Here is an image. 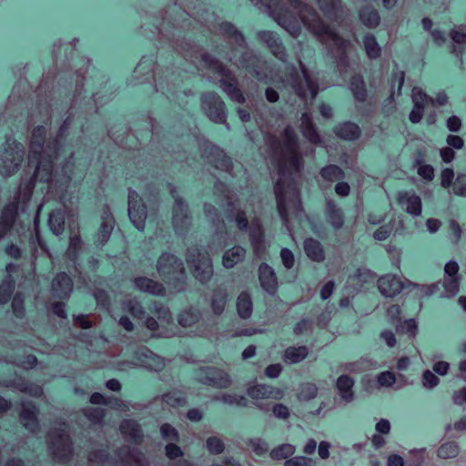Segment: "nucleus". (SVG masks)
Instances as JSON below:
<instances>
[{"label": "nucleus", "instance_id": "c9c22d12", "mask_svg": "<svg viewBox=\"0 0 466 466\" xmlns=\"http://www.w3.org/2000/svg\"><path fill=\"white\" fill-rule=\"evenodd\" d=\"M355 380L349 375H340L336 381L337 390L345 402H351L354 400L353 386Z\"/></svg>", "mask_w": 466, "mask_h": 466}, {"label": "nucleus", "instance_id": "c756f323", "mask_svg": "<svg viewBox=\"0 0 466 466\" xmlns=\"http://www.w3.org/2000/svg\"><path fill=\"white\" fill-rule=\"evenodd\" d=\"M133 282L136 289L141 292L154 296H164L166 293V289L163 284L147 277H137L134 279Z\"/></svg>", "mask_w": 466, "mask_h": 466}, {"label": "nucleus", "instance_id": "c85d7f7f", "mask_svg": "<svg viewBox=\"0 0 466 466\" xmlns=\"http://www.w3.org/2000/svg\"><path fill=\"white\" fill-rule=\"evenodd\" d=\"M300 131L303 137L311 144L320 145L322 139L318 132L316 126L313 123L311 115L304 112L300 117Z\"/></svg>", "mask_w": 466, "mask_h": 466}, {"label": "nucleus", "instance_id": "a211bd4d", "mask_svg": "<svg viewBox=\"0 0 466 466\" xmlns=\"http://www.w3.org/2000/svg\"><path fill=\"white\" fill-rule=\"evenodd\" d=\"M198 380L217 389H227L231 385L230 376L223 370L205 367L199 370Z\"/></svg>", "mask_w": 466, "mask_h": 466}, {"label": "nucleus", "instance_id": "c03bdc74", "mask_svg": "<svg viewBox=\"0 0 466 466\" xmlns=\"http://www.w3.org/2000/svg\"><path fill=\"white\" fill-rule=\"evenodd\" d=\"M29 247L31 249V255L34 258H36L38 256L46 255L50 256L48 248L46 242L41 238L39 232L36 228H35V233H31Z\"/></svg>", "mask_w": 466, "mask_h": 466}, {"label": "nucleus", "instance_id": "ddd939ff", "mask_svg": "<svg viewBox=\"0 0 466 466\" xmlns=\"http://www.w3.org/2000/svg\"><path fill=\"white\" fill-rule=\"evenodd\" d=\"M187 262L196 279L202 284L208 283L213 276V265L210 257L198 247H191L186 255Z\"/></svg>", "mask_w": 466, "mask_h": 466}, {"label": "nucleus", "instance_id": "8fccbe9b", "mask_svg": "<svg viewBox=\"0 0 466 466\" xmlns=\"http://www.w3.org/2000/svg\"><path fill=\"white\" fill-rule=\"evenodd\" d=\"M48 225L52 232L59 236L64 231L65 214L62 210L56 209L49 214Z\"/></svg>", "mask_w": 466, "mask_h": 466}, {"label": "nucleus", "instance_id": "72a5a7b5", "mask_svg": "<svg viewBox=\"0 0 466 466\" xmlns=\"http://www.w3.org/2000/svg\"><path fill=\"white\" fill-rule=\"evenodd\" d=\"M165 455L169 459L167 466H194V464L185 459H181L184 455L183 451L177 442L167 443L165 446Z\"/></svg>", "mask_w": 466, "mask_h": 466}, {"label": "nucleus", "instance_id": "6ab92c4d", "mask_svg": "<svg viewBox=\"0 0 466 466\" xmlns=\"http://www.w3.org/2000/svg\"><path fill=\"white\" fill-rule=\"evenodd\" d=\"M258 42L264 44L270 53L279 61L286 62L288 58L287 50L279 35L270 30H261L256 33Z\"/></svg>", "mask_w": 466, "mask_h": 466}, {"label": "nucleus", "instance_id": "0e129e2a", "mask_svg": "<svg viewBox=\"0 0 466 466\" xmlns=\"http://www.w3.org/2000/svg\"><path fill=\"white\" fill-rule=\"evenodd\" d=\"M217 400L228 405H237L239 407H246L248 405V400L242 395L223 393L220 397H217Z\"/></svg>", "mask_w": 466, "mask_h": 466}, {"label": "nucleus", "instance_id": "aec40b11", "mask_svg": "<svg viewBox=\"0 0 466 466\" xmlns=\"http://www.w3.org/2000/svg\"><path fill=\"white\" fill-rule=\"evenodd\" d=\"M128 217L136 228L144 230L147 208L138 194L132 189L128 192Z\"/></svg>", "mask_w": 466, "mask_h": 466}, {"label": "nucleus", "instance_id": "338daca9", "mask_svg": "<svg viewBox=\"0 0 466 466\" xmlns=\"http://www.w3.org/2000/svg\"><path fill=\"white\" fill-rule=\"evenodd\" d=\"M316 461L309 457L295 456L285 461L284 466H315Z\"/></svg>", "mask_w": 466, "mask_h": 466}, {"label": "nucleus", "instance_id": "393cba45", "mask_svg": "<svg viewBox=\"0 0 466 466\" xmlns=\"http://www.w3.org/2000/svg\"><path fill=\"white\" fill-rule=\"evenodd\" d=\"M251 247L258 258H262L267 250L265 234L262 226L258 222H253L248 229Z\"/></svg>", "mask_w": 466, "mask_h": 466}, {"label": "nucleus", "instance_id": "69168bd1", "mask_svg": "<svg viewBox=\"0 0 466 466\" xmlns=\"http://www.w3.org/2000/svg\"><path fill=\"white\" fill-rule=\"evenodd\" d=\"M451 188L454 195L466 198V173H458L456 175Z\"/></svg>", "mask_w": 466, "mask_h": 466}, {"label": "nucleus", "instance_id": "f03ea898", "mask_svg": "<svg viewBox=\"0 0 466 466\" xmlns=\"http://www.w3.org/2000/svg\"><path fill=\"white\" fill-rule=\"evenodd\" d=\"M75 66L76 70L68 82L70 88L74 86V94L67 108V117L55 138L49 137L46 140V127H35L32 131L28 155V164L35 167L33 178L47 183L49 190L54 191L63 204L67 200L74 166L73 152L66 148L63 141L71 125V118L76 115L77 110L90 111L93 105L97 107L100 99L98 93L93 94L88 99L86 96L82 97L83 80L86 79L85 74L90 69V61L86 57H80L75 63Z\"/></svg>", "mask_w": 466, "mask_h": 466}, {"label": "nucleus", "instance_id": "a18cd8bd", "mask_svg": "<svg viewBox=\"0 0 466 466\" xmlns=\"http://www.w3.org/2000/svg\"><path fill=\"white\" fill-rule=\"evenodd\" d=\"M350 88L359 102H364L367 98V89L363 77L360 75H355L350 78Z\"/></svg>", "mask_w": 466, "mask_h": 466}, {"label": "nucleus", "instance_id": "864d4df0", "mask_svg": "<svg viewBox=\"0 0 466 466\" xmlns=\"http://www.w3.org/2000/svg\"><path fill=\"white\" fill-rule=\"evenodd\" d=\"M15 290V281L7 276L0 284V305L7 303Z\"/></svg>", "mask_w": 466, "mask_h": 466}, {"label": "nucleus", "instance_id": "5701e85b", "mask_svg": "<svg viewBox=\"0 0 466 466\" xmlns=\"http://www.w3.org/2000/svg\"><path fill=\"white\" fill-rule=\"evenodd\" d=\"M406 288V283L391 274H387L378 279V289L385 297H394Z\"/></svg>", "mask_w": 466, "mask_h": 466}, {"label": "nucleus", "instance_id": "4468645a", "mask_svg": "<svg viewBox=\"0 0 466 466\" xmlns=\"http://www.w3.org/2000/svg\"><path fill=\"white\" fill-rule=\"evenodd\" d=\"M169 192L174 198V206L172 209V223L176 234L184 236L187 233L192 218L190 215L188 205L177 194L176 187L168 184Z\"/></svg>", "mask_w": 466, "mask_h": 466}, {"label": "nucleus", "instance_id": "2f4dec72", "mask_svg": "<svg viewBox=\"0 0 466 466\" xmlns=\"http://www.w3.org/2000/svg\"><path fill=\"white\" fill-rule=\"evenodd\" d=\"M228 300V291L226 287L218 286L213 289L210 297V308L214 315L220 316Z\"/></svg>", "mask_w": 466, "mask_h": 466}, {"label": "nucleus", "instance_id": "0eeeda50", "mask_svg": "<svg viewBox=\"0 0 466 466\" xmlns=\"http://www.w3.org/2000/svg\"><path fill=\"white\" fill-rule=\"evenodd\" d=\"M35 187L33 178L26 184L23 190L19 189L14 199L7 203L0 215V240L6 237L12 230L18 215V210L25 212L27 205L32 198Z\"/></svg>", "mask_w": 466, "mask_h": 466}, {"label": "nucleus", "instance_id": "ea45409f", "mask_svg": "<svg viewBox=\"0 0 466 466\" xmlns=\"http://www.w3.org/2000/svg\"><path fill=\"white\" fill-rule=\"evenodd\" d=\"M236 307L240 319H249L253 312V301L250 294L247 291L240 292L237 298Z\"/></svg>", "mask_w": 466, "mask_h": 466}, {"label": "nucleus", "instance_id": "49530a36", "mask_svg": "<svg viewBox=\"0 0 466 466\" xmlns=\"http://www.w3.org/2000/svg\"><path fill=\"white\" fill-rule=\"evenodd\" d=\"M363 47L370 59L374 60L380 56L381 48L372 34L368 33L364 35Z\"/></svg>", "mask_w": 466, "mask_h": 466}, {"label": "nucleus", "instance_id": "412c9836", "mask_svg": "<svg viewBox=\"0 0 466 466\" xmlns=\"http://www.w3.org/2000/svg\"><path fill=\"white\" fill-rule=\"evenodd\" d=\"M115 223V218L109 207L107 205L104 206L101 215V224L94 238L96 247L101 248L109 240Z\"/></svg>", "mask_w": 466, "mask_h": 466}, {"label": "nucleus", "instance_id": "9d476101", "mask_svg": "<svg viewBox=\"0 0 466 466\" xmlns=\"http://www.w3.org/2000/svg\"><path fill=\"white\" fill-rule=\"evenodd\" d=\"M48 450L59 462H67L73 456V442L66 429V424L51 429L47 434Z\"/></svg>", "mask_w": 466, "mask_h": 466}, {"label": "nucleus", "instance_id": "052dcab7", "mask_svg": "<svg viewBox=\"0 0 466 466\" xmlns=\"http://www.w3.org/2000/svg\"><path fill=\"white\" fill-rule=\"evenodd\" d=\"M163 402L171 407H180L186 404V399L182 392L173 390L162 396Z\"/></svg>", "mask_w": 466, "mask_h": 466}, {"label": "nucleus", "instance_id": "5fc2aeb1", "mask_svg": "<svg viewBox=\"0 0 466 466\" xmlns=\"http://www.w3.org/2000/svg\"><path fill=\"white\" fill-rule=\"evenodd\" d=\"M413 106L424 107L427 105L434 106V100L431 96H428L420 87H413L411 95Z\"/></svg>", "mask_w": 466, "mask_h": 466}, {"label": "nucleus", "instance_id": "7c9ffc66", "mask_svg": "<svg viewBox=\"0 0 466 466\" xmlns=\"http://www.w3.org/2000/svg\"><path fill=\"white\" fill-rule=\"evenodd\" d=\"M323 15L329 20L338 22L343 16L341 0H316Z\"/></svg>", "mask_w": 466, "mask_h": 466}, {"label": "nucleus", "instance_id": "f8f14e48", "mask_svg": "<svg viewBox=\"0 0 466 466\" xmlns=\"http://www.w3.org/2000/svg\"><path fill=\"white\" fill-rule=\"evenodd\" d=\"M24 146L8 137L0 147V174L5 177L13 175L24 160Z\"/></svg>", "mask_w": 466, "mask_h": 466}, {"label": "nucleus", "instance_id": "f704fd0d", "mask_svg": "<svg viewBox=\"0 0 466 466\" xmlns=\"http://www.w3.org/2000/svg\"><path fill=\"white\" fill-rule=\"evenodd\" d=\"M334 133L343 140L354 141L360 137L361 131L357 124L351 121H346L336 126Z\"/></svg>", "mask_w": 466, "mask_h": 466}, {"label": "nucleus", "instance_id": "dca6fc26", "mask_svg": "<svg viewBox=\"0 0 466 466\" xmlns=\"http://www.w3.org/2000/svg\"><path fill=\"white\" fill-rule=\"evenodd\" d=\"M202 157H204L216 169L225 171L234 177L231 173L234 169L231 158L228 157L224 150L209 141H203L200 145Z\"/></svg>", "mask_w": 466, "mask_h": 466}, {"label": "nucleus", "instance_id": "a878e982", "mask_svg": "<svg viewBox=\"0 0 466 466\" xmlns=\"http://www.w3.org/2000/svg\"><path fill=\"white\" fill-rule=\"evenodd\" d=\"M399 204L410 215L418 217L421 214V199L413 191H403L399 193Z\"/></svg>", "mask_w": 466, "mask_h": 466}, {"label": "nucleus", "instance_id": "603ef678", "mask_svg": "<svg viewBox=\"0 0 466 466\" xmlns=\"http://www.w3.org/2000/svg\"><path fill=\"white\" fill-rule=\"evenodd\" d=\"M452 41L458 46H454L452 48V53L458 56L461 57L465 48H466V33L453 29L450 34Z\"/></svg>", "mask_w": 466, "mask_h": 466}, {"label": "nucleus", "instance_id": "f3484780", "mask_svg": "<svg viewBox=\"0 0 466 466\" xmlns=\"http://www.w3.org/2000/svg\"><path fill=\"white\" fill-rule=\"evenodd\" d=\"M247 393L254 400V405L265 413L269 412L270 402L264 400H280L283 397L281 390L267 384L250 386Z\"/></svg>", "mask_w": 466, "mask_h": 466}, {"label": "nucleus", "instance_id": "b1692460", "mask_svg": "<svg viewBox=\"0 0 466 466\" xmlns=\"http://www.w3.org/2000/svg\"><path fill=\"white\" fill-rule=\"evenodd\" d=\"M258 279L264 291L269 295H275L278 290V279L275 270L267 263H261L258 267Z\"/></svg>", "mask_w": 466, "mask_h": 466}, {"label": "nucleus", "instance_id": "39448f33", "mask_svg": "<svg viewBox=\"0 0 466 466\" xmlns=\"http://www.w3.org/2000/svg\"><path fill=\"white\" fill-rule=\"evenodd\" d=\"M186 62L190 64V60ZM156 64L154 56H143L133 72L130 83L133 85L143 84L154 76L156 91L162 93L170 100L179 99L180 94L186 96L191 95L190 89H179L180 83L184 82V78L188 77L189 72L193 73L191 68L183 70L184 76H182V71L169 68H167L166 72L158 69L155 73ZM188 67L190 66H188Z\"/></svg>", "mask_w": 466, "mask_h": 466}, {"label": "nucleus", "instance_id": "4c0bfd02", "mask_svg": "<svg viewBox=\"0 0 466 466\" xmlns=\"http://www.w3.org/2000/svg\"><path fill=\"white\" fill-rule=\"evenodd\" d=\"M304 251L312 261L322 262L325 259V252L321 243L313 238L305 239Z\"/></svg>", "mask_w": 466, "mask_h": 466}, {"label": "nucleus", "instance_id": "bb28decb", "mask_svg": "<svg viewBox=\"0 0 466 466\" xmlns=\"http://www.w3.org/2000/svg\"><path fill=\"white\" fill-rule=\"evenodd\" d=\"M119 430L127 441L139 444L143 440V431L139 423L131 419L123 420Z\"/></svg>", "mask_w": 466, "mask_h": 466}, {"label": "nucleus", "instance_id": "774afa93", "mask_svg": "<svg viewBox=\"0 0 466 466\" xmlns=\"http://www.w3.org/2000/svg\"><path fill=\"white\" fill-rule=\"evenodd\" d=\"M425 451L426 448L412 450L410 451V459L408 461L406 466H423L425 461Z\"/></svg>", "mask_w": 466, "mask_h": 466}, {"label": "nucleus", "instance_id": "79ce46f5", "mask_svg": "<svg viewBox=\"0 0 466 466\" xmlns=\"http://www.w3.org/2000/svg\"><path fill=\"white\" fill-rule=\"evenodd\" d=\"M362 24L369 28H375L380 25V16L379 12L372 6H363L359 13Z\"/></svg>", "mask_w": 466, "mask_h": 466}, {"label": "nucleus", "instance_id": "f257e3e1", "mask_svg": "<svg viewBox=\"0 0 466 466\" xmlns=\"http://www.w3.org/2000/svg\"><path fill=\"white\" fill-rule=\"evenodd\" d=\"M192 19L208 31L218 29L225 45L216 46V53L229 61L238 68L244 69L258 81L268 84L272 78L269 64L249 48L243 33L231 22L222 21L215 25L218 17L209 12L198 0H176V3L165 11L161 23L157 19L152 37L158 36L161 46L168 47L189 61L192 72L198 69V63L219 76V87L234 102L244 104L246 98L238 86L235 74L213 55L204 52L198 45L186 41L185 33L192 25Z\"/></svg>", "mask_w": 466, "mask_h": 466}, {"label": "nucleus", "instance_id": "6e6d98bb", "mask_svg": "<svg viewBox=\"0 0 466 466\" xmlns=\"http://www.w3.org/2000/svg\"><path fill=\"white\" fill-rule=\"evenodd\" d=\"M443 291L441 292V298H451L459 291V280L457 277H447L441 282Z\"/></svg>", "mask_w": 466, "mask_h": 466}, {"label": "nucleus", "instance_id": "2eb2a0df", "mask_svg": "<svg viewBox=\"0 0 466 466\" xmlns=\"http://www.w3.org/2000/svg\"><path fill=\"white\" fill-rule=\"evenodd\" d=\"M201 107L205 115L214 123L225 124L229 129L227 120L226 105L215 92L204 93L201 96Z\"/></svg>", "mask_w": 466, "mask_h": 466}, {"label": "nucleus", "instance_id": "6e6552de", "mask_svg": "<svg viewBox=\"0 0 466 466\" xmlns=\"http://www.w3.org/2000/svg\"><path fill=\"white\" fill-rule=\"evenodd\" d=\"M157 270L161 279L176 292L186 289L187 276L183 261L174 254H161L157 262Z\"/></svg>", "mask_w": 466, "mask_h": 466}, {"label": "nucleus", "instance_id": "37998d69", "mask_svg": "<svg viewBox=\"0 0 466 466\" xmlns=\"http://www.w3.org/2000/svg\"><path fill=\"white\" fill-rule=\"evenodd\" d=\"M309 349L306 346L289 347L285 350L283 360L289 364H296L307 358Z\"/></svg>", "mask_w": 466, "mask_h": 466}, {"label": "nucleus", "instance_id": "bf43d9fd", "mask_svg": "<svg viewBox=\"0 0 466 466\" xmlns=\"http://www.w3.org/2000/svg\"><path fill=\"white\" fill-rule=\"evenodd\" d=\"M199 319V312L195 309H189L180 313L178 323L183 327H191Z\"/></svg>", "mask_w": 466, "mask_h": 466}, {"label": "nucleus", "instance_id": "de8ad7c7", "mask_svg": "<svg viewBox=\"0 0 466 466\" xmlns=\"http://www.w3.org/2000/svg\"><path fill=\"white\" fill-rule=\"evenodd\" d=\"M319 177L327 182H334L345 177L344 171L337 165H328L319 171Z\"/></svg>", "mask_w": 466, "mask_h": 466}, {"label": "nucleus", "instance_id": "a19ab883", "mask_svg": "<svg viewBox=\"0 0 466 466\" xmlns=\"http://www.w3.org/2000/svg\"><path fill=\"white\" fill-rule=\"evenodd\" d=\"M246 255V249L241 246H234L232 248L225 251L222 258V264L226 268H232L235 265L241 262Z\"/></svg>", "mask_w": 466, "mask_h": 466}, {"label": "nucleus", "instance_id": "13d9d810", "mask_svg": "<svg viewBox=\"0 0 466 466\" xmlns=\"http://www.w3.org/2000/svg\"><path fill=\"white\" fill-rule=\"evenodd\" d=\"M226 445L223 440L218 436H210L206 441V449L212 455L222 454Z\"/></svg>", "mask_w": 466, "mask_h": 466}, {"label": "nucleus", "instance_id": "e433bc0d", "mask_svg": "<svg viewBox=\"0 0 466 466\" xmlns=\"http://www.w3.org/2000/svg\"><path fill=\"white\" fill-rule=\"evenodd\" d=\"M327 221L335 228L339 229L344 224V218L341 209L334 200L328 199L325 209Z\"/></svg>", "mask_w": 466, "mask_h": 466}, {"label": "nucleus", "instance_id": "423d86ee", "mask_svg": "<svg viewBox=\"0 0 466 466\" xmlns=\"http://www.w3.org/2000/svg\"><path fill=\"white\" fill-rule=\"evenodd\" d=\"M111 456L108 449L94 450L88 454L91 466H146L147 460L143 452L137 447L122 445Z\"/></svg>", "mask_w": 466, "mask_h": 466}, {"label": "nucleus", "instance_id": "e2e57ef3", "mask_svg": "<svg viewBox=\"0 0 466 466\" xmlns=\"http://www.w3.org/2000/svg\"><path fill=\"white\" fill-rule=\"evenodd\" d=\"M160 434L163 440L167 443L177 442L179 441V433L177 430L169 423H163L160 426Z\"/></svg>", "mask_w": 466, "mask_h": 466}, {"label": "nucleus", "instance_id": "680f3d73", "mask_svg": "<svg viewBox=\"0 0 466 466\" xmlns=\"http://www.w3.org/2000/svg\"><path fill=\"white\" fill-rule=\"evenodd\" d=\"M247 444L251 448L252 451L258 456L265 455L269 450L268 442L262 438L248 439Z\"/></svg>", "mask_w": 466, "mask_h": 466}, {"label": "nucleus", "instance_id": "58836bf2", "mask_svg": "<svg viewBox=\"0 0 466 466\" xmlns=\"http://www.w3.org/2000/svg\"><path fill=\"white\" fill-rule=\"evenodd\" d=\"M204 212L207 218L216 228V236L220 238H223L225 232V222L218 213L217 208L211 204L206 203L204 205Z\"/></svg>", "mask_w": 466, "mask_h": 466}, {"label": "nucleus", "instance_id": "7ed1b4c3", "mask_svg": "<svg viewBox=\"0 0 466 466\" xmlns=\"http://www.w3.org/2000/svg\"><path fill=\"white\" fill-rule=\"evenodd\" d=\"M266 145L272 164L279 173L274 187L278 213L283 225L289 229V214L299 217L303 211L299 190L295 182V177L299 176L304 167L299 137L295 130L288 126L279 137L267 136Z\"/></svg>", "mask_w": 466, "mask_h": 466}, {"label": "nucleus", "instance_id": "1a4fd4ad", "mask_svg": "<svg viewBox=\"0 0 466 466\" xmlns=\"http://www.w3.org/2000/svg\"><path fill=\"white\" fill-rule=\"evenodd\" d=\"M299 66L300 72L295 66L287 67L284 81L301 100H313L319 93V84L309 76L301 60Z\"/></svg>", "mask_w": 466, "mask_h": 466}, {"label": "nucleus", "instance_id": "4d7b16f0", "mask_svg": "<svg viewBox=\"0 0 466 466\" xmlns=\"http://www.w3.org/2000/svg\"><path fill=\"white\" fill-rule=\"evenodd\" d=\"M125 309L136 319H143L146 317V311L141 302L137 299H130L124 302Z\"/></svg>", "mask_w": 466, "mask_h": 466}, {"label": "nucleus", "instance_id": "09e8293b", "mask_svg": "<svg viewBox=\"0 0 466 466\" xmlns=\"http://www.w3.org/2000/svg\"><path fill=\"white\" fill-rule=\"evenodd\" d=\"M461 448L454 441L441 443L437 450V456L442 460L453 459L460 453Z\"/></svg>", "mask_w": 466, "mask_h": 466}, {"label": "nucleus", "instance_id": "473e14b6", "mask_svg": "<svg viewBox=\"0 0 466 466\" xmlns=\"http://www.w3.org/2000/svg\"><path fill=\"white\" fill-rule=\"evenodd\" d=\"M38 409L30 403L24 404L20 412V420L24 427L31 432L38 430L39 423L37 420Z\"/></svg>", "mask_w": 466, "mask_h": 466}, {"label": "nucleus", "instance_id": "3c124183", "mask_svg": "<svg viewBox=\"0 0 466 466\" xmlns=\"http://www.w3.org/2000/svg\"><path fill=\"white\" fill-rule=\"evenodd\" d=\"M295 451L296 448L294 445L283 443L272 449L269 452V457L275 461L288 460L295 453Z\"/></svg>", "mask_w": 466, "mask_h": 466}, {"label": "nucleus", "instance_id": "20e7f679", "mask_svg": "<svg viewBox=\"0 0 466 466\" xmlns=\"http://www.w3.org/2000/svg\"><path fill=\"white\" fill-rule=\"evenodd\" d=\"M255 5L268 14L282 28L293 37H298L301 31V23L317 36H329L332 41L331 50L340 74L347 73L350 67L348 50L351 46L350 40L344 39L331 32L319 13L301 0H249Z\"/></svg>", "mask_w": 466, "mask_h": 466}, {"label": "nucleus", "instance_id": "cd10ccee", "mask_svg": "<svg viewBox=\"0 0 466 466\" xmlns=\"http://www.w3.org/2000/svg\"><path fill=\"white\" fill-rule=\"evenodd\" d=\"M73 289L71 278L65 272L58 273L52 282V293L58 299L67 298Z\"/></svg>", "mask_w": 466, "mask_h": 466}, {"label": "nucleus", "instance_id": "9b49d317", "mask_svg": "<svg viewBox=\"0 0 466 466\" xmlns=\"http://www.w3.org/2000/svg\"><path fill=\"white\" fill-rule=\"evenodd\" d=\"M214 193L222 197L226 201L225 213L227 219L229 222H234L239 231L247 232L250 228L247 213L244 209L236 206L228 187L220 181H217L214 186Z\"/></svg>", "mask_w": 466, "mask_h": 466}, {"label": "nucleus", "instance_id": "4be33fe9", "mask_svg": "<svg viewBox=\"0 0 466 466\" xmlns=\"http://www.w3.org/2000/svg\"><path fill=\"white\" fill-rule=\"evenodd\" d=\"M135 358L141 367L149 370L160 371L165 367L164 359L147 347L139 348Z\"/></svg>", "mask_w": 466, "mask_h": 466}]
</instances>
